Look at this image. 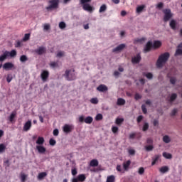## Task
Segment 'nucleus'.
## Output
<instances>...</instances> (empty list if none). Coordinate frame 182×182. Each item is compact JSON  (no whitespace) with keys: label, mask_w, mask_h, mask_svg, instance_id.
I'll list each match as a JSON object with an SVG mask.
<instances>
[{"label":"nucleus","mask_w":182,"mask_h":182,"mask_svg":"<svg viewBox=\"0 0 182 182\" xmlns=\"http://www.w3.org/2000/svg\"><path fill=\"white\" fill-rule=\"evenodd\" d=\"M15 116H16V112H13L9 117L10 122H14V119H15Z\"/></svg>","instance_id":"nucleus-39"},{"label":"nucleus","mask_w":182,"mask_h":182,"mask_svg":"<svg viewBox=\"0 0 182 182\" xmlns=\"http://www.w3.org/2000/svg\"><path fill=\"white\" fill-rule=\"evenodd\" d=\"M79 122H80V123H83V122H85V123H86L87 124H90L93 122V117H87L85 119V117L80 116L79 117Z\"/></svg>","instance_id":"nucleus-5"},{"label":"nucleus","mask_w":182,"mask_h":182,"mask_svg":"<svg viewBox=\"0 0 182 182\" xmlns=\"http://www.w3.org/2000/svg\"><path fill=\"white\" fill-rule=\"evenodd\" d=\"M36 149L40 154H43V153L46 152V148H45L43 146L38 145L36 146Z\"/></svg>","instance_id":"nucleus-16"},{"label":"nucleus","mask_w":182,"mask_h":182,"mask_svg":"<svg viewBox=\"0 0 182 182\" xmlns=\"http://www.w3.org/2000/svg\"><path fill=\"white\" fill-rule=\"evenodd\" d=\"M141 110L144 114H146L147 113V108H146L145 105H141Z\"/></svg>","instance_id":"nucleus-53"},{"label":"nucleus","mask_w":182,"mask_h":182,"mask_svg":"<svg viewBox=\"0 0 182 182\" xmlns=\"http://www.w3.org/2000/svg\"><path fill=\"white\" fill-rule=\"evenodd\" d=\"M65 76L67 80H76V74L75 73V70H67L65 71Z\"/></svg>","instance_id":"nucleus-3"},{"label":"nucleus","mask_w":182,"mask_h":182,"mask_svg":"<svg viewBox=\"0 0 182 182\" xmlns=\"http://www.w3.org/2000/svg\"><path fill=\"white\" fill-rule=\"evenodd\" d=\"M81 4H88L89 2H92V0H80Z\"/></svg>","instance_id":"nucleus-57"},{"label":"nucleus","mask_w":182,"mask_h":182,"mask_svg":"<svg viewBox=\"0 0 182 182\" xmlns=\"http://www.w3.org/2000/svg\"><path fill=\"white\" fill-rule=\"evenodd\" d=\"M170 27L171 29H176V21L175 20H171L170 22Z\"/></svg>","instance_id":"nucleus-38"},{"label":"nucleus","mask_w":182,"mask_h":182,"mask_svg":"<svg viewBox=\"0 0 182 182\" xmlns=\"http://www.w3.org/2000/svg\"><path fill=\"white\" fill-rule=\"evenodd\" d=\"M59 28H60V29H65V28H66V23L63 21L60 22Z\"/></svg>","instance_id":"nucleus-44"},{"label":"nucleus","mask_w":182,"mask_h":182,"mask_svg":"<svg viewBox=\"0 0 182 182\" xmlns=\"http://www.w3.org/2000/svg\"><path fill=\"white\" fill-rule=\"evenodd\" d=\"M8 53V51L6 50L1 55H0V62H4L6 58H9Z\"/></svg>","instance_id":"nucleus-23"},{"label":"nucleus","mask_w":182,"mask_h":182,"mask_svg":"<svg viewBox=\"0 0 182 182\" xmlns=\"http://www.w3.org/2000/svg\"><path fill=\"white\" fill-rule=\"evenodd\" d=\"M151 48H153V43L151 41H148L145 48H144V53H147V52H150L151 50Z\"/></svg>","instance_id":"nucleus-11"},{"label":"nucleus","mask_w":182,"mask_h":182,"mask_svg":"<svg viewBox=\"0 0 182 182\" xmlns=\"http://www.w3.org/2000/svg\"><path fill=\"white\" fill-rule=\"evenodd\" d=\"M90 167H97L99 166V161L97 159H92L90 162Z\"/></svg>","instance_id":"nucleus-18"},{"label":"nucleus","mask_w":182,"mask_h":182,"mask_svg":"<svg viewBox=\"0 0 182 182\" xmlns=\"http://www.w3.org/2000/svg\"><path fill=\"white\" fill-rule=\"evenodd\" d=\"M12 79H14V77H12V75L9 74L6 77V80L8 83H11V82L12 81Z\"/></svg>","instance_id":"nucleus-48"},{"label":"nucleus","mask_w":182,"mask_h":182,"mask_svg":"<svg viewBox=\"0 0 182 182\" xmlns=\"http://www.w3.org/2000/svg\"><path fill=\"white\" fill-rule=\"evenodd\" d=\"M123 122H124V119L123 118H117L115 120V123L117 124V126H120Z\"/></svg>","instance_id":"nucleus-32"},{"label":"nucleus","mask_w":182,"mask_h":182,"mask_svg":"<svg viewBox=\"0 0 182 182\" xmlns=\"http://www.w3.org/2000/svg\"><path fill=\"white\" fill-rule=\"evenodd\" d=\"M30 38H31V33H26L25 34L23 40L24 41V42H26V41H29Z\"/></svg>","instance_id":"nucleus-45"},{"label":"nucleus","mask_w":182,"mask_h":182,"mask_svg":"<svg viewBox=\"0 0 182 182\" xmlns=\"http://www.w3.org/2000/svg\"><path fill=\"white\" fill-rule=\"evenodd\" d=\"M161 46V43L159 41H156L152 44V47L154 49H159Z\"/></svg>","instance_id":"nucleus-21"},{"label":"nucleus","mask_w":182,"mask_h":182,"mask_svg":"<svg viewBox=\"0 0 182 182\" xmlns=\"http://www.w3.org/2000/svg\"><path fill=\"white\" fill-rule=\"evenodd\" d=\"M145 149L146 150V151H153V149H154V147L153 146V145H149L145 146Z\"/></svg>","instance_id":"nucleus-47"},{"label":"nucleus","mask_w":182,"mask_h":182,"mask_svg":"<svg viewBox=\"0 0 182 182\" xmlns=\"http://www.w3.org/2000/svg\"><path fill=\"white\" fill-rule=\"evenodd\" d=\"M46 172H41L38 174V180H42V178H44V177H46Z\"/></svg>","instance_id":"nucleus-34"},{"label":"nucleus","mask_w":182,"mask_h":182,"mask_svg":"<svg viewBox=\"0 0 182 182\" xmlns=\"http://www.w3.org/2000/svg\"><path fill=\"white\" fill-rule=\"evenodd\" d=\"M35 53H37V55H43V53H46V48L41 46L35 50Z\"/></svg>","instance_id":"nucleus-12"},{"label":"nucleus","mask_w":182,"mask_h":182,"mask_svg":"<svg viewBox=\"0 0 182 182\" xmlns=\"http://www.w3.org/2000/svg\"><path fill=\"white\" fill-rule=\"evenodd\" d=\"M41 77L43 82H48V79H49V71L46 70H43L41 74Z\"/></svg>","instance_id":"nucleus-7"},{"label":"nucleus","mask_w":182,"mask_h":182,"mask_svg":"<svg viewBox=\"0 0 182 182\" xmlns=\"http://www.w3.org/2000/svg\"><path fill=\"white\" fill-rule=\"evenodd\" d=\"M160 157H161V155H155L152 159L153 161L151 162V166H154V164H156V163L159 161V159H160Z\"/></svg>","instance_id":"nucleus-25"},{"label":"nucleus","mask_w":182,"mask_h":182,"mask_svg":"<svg viewBox=\"0 0 182 182\" xmlns=\"http://www.w3.org/2000/svg\"><path fill=\"white\" fill-rule=\"evenodd\" d=\"M7 55L10 58H15L16 56V51L15 50H12L11 52L8 51Z\"/></svg>","instance_id":"nucleus-29"},{"label":"nucleus","mask_w":182,"mask_h":182,"mask_svg":"<svg viewBox=\"0 0 182 182\" xmlns=\"http://www.w3.org/2000/svg\"><path fill=\"white\" fill-rule=\"evenodd\" d=\"M49 143L50 146H55V144H56V141L53 139H50Z\"/></svg>","instance_id":"nucleus-54"},{"label":"nucleus","mask_w":182,"mask_h":182,"mask_svg":"<svg viewBox=\"0 0 182 182\" xmlns=\"http://www.w3.org/2000/svg\"><path fill=\"white\" fill-rule=\"evenodd\" d=\"M138 173L139 174H140V176H142V174H144V168L140 167L139 168Z\"/></svg>","instance_id":"nucleus-52"},{"label":"nucleus","mask_w":182,"mask_h":182,"mask_svg":"<svg viewBox=\"0 0 182 182\" xmlns=\"http://www.w3.org/2000/svg\"><path fill=\"white\" fill-rule=\"evenodd\" d=\"M63 130L64 133H66V134L72 133L73 130H75V127L73 125H70L66 124L63 127Z\"/></svg>","instance_id":"nucleus-6"},{"label":"nucleus","mask_w":182,"mask_h":182,"mask_svg":"<svg viewBox=\"0 0 182 182\" xmlns=\"http://www.w3.org/2000/svg\"><path fill=\"white\" fill-rule=\"evenodd\" d=\"M107 10V6L106 4H102L99 9V12L100 14H102L103 12H106Z\"/></svg>","instance_id":"nucleus-27"},{"label":"nucleus","mask_w":182,"mask_h":182,"mask_svg":"<svg viewBox=\"0 0 182 182\" xmlns=\"http://www.w3.org/2000/svg\"><path fill=\"white\" fill-rule=\"evenodd\" d=\"M36 143L38 144V146H42V144L45 143V139L43 136H38Z\"/></svg>","instance_id":"nucleus-20"},{"label":"nucleus","mask_w":182,"mask_h":182,"mask_svg":"<svg viewBox=\"0 0 182 182\" xmlns=\"http://www.w3.org/2000/svg\"><path fill=\"white\" fill-rule=\"evenodd\" d=\"M97 90H98V92H107L108 88L105 85L101 84L97 87Z\"/></svg>","instance_id":"nucleus-15"},{"label":"nucleus","mask_w":182,"mask_h":182,"mask_svg":"<svg viewBox=\"0 0 182 182\" xmlns=\"http://www.w3.org/2000/svg\"><path fill=\"white\" fill-rule=\"evenodd\" d=\"M26 177H27V176H26L25 173H21V182H25V181H26Z\"/></svg>","instance_id":"nucleus-42"},{"label":"nucleus","mask_w":182,"mask_h":182,"mask_svg":"<svg viewBox=\"0 0 182 182\" xmlns=\"http://www.w3.org/2000/svg\"><path fill=\"white\" fill-rule=\"evenodd\" d=\"M28 57L26 55H23L20 57V62H22L23 63L25 62H27Z\"/></svg>","instance_id":"nucleus-35"},{"label":"nucleus","mask_w":182,"mask_h":182,"mask_svg":"<svg viewBox=\"0 0 182 182\" xmlns=\"http://www.w3.org/2000/svg\"><path fill=\"white\" fill-rule=\"evenodd\" d=\"M43 29H44V31H49V29H50V25L45 24Z\"/></svg>","instance_id":"nucleus-61"},{"label":"nucleus","mask_w":182,"mask_h":182,"mask_svg":"<svg viewBox=\"0 0 182 182\" xmlns=\"http://www.w3.org/2000/svg\"><path fill=\"white\" fill-rule=\"evenodd\" d=\"M177 112H178L177 109H173L171 113V115L176 116V114H177Z\"/></svg>","instance_id":"nucleus-63"},{"label":"nucleus","mask_w":182,"mask_h":182,"mask_svg":"<svg viewBox=\"0 0 182 182\" xmlns=\"http://www.w3.org/2000/svg\"><path fill=\"white\" fill-rule=\"evenodd\" d=\"M117 106H123L126 105V100L123 98H118L117 102Z\"/></svg>","instance_id":"nucleus-22"},{"label":"nucleus","mask_w":182,"mask_h":182,"mask_svg":"<svg viewBox=\"0 0 182 182\" xmlns=\"http://www.w3.org/2000/svg\"><path fill=\"white\" fill-rule=\"evenodd\" d=\"M6 149V146L4 144H0V153H4Z\"/></svg>","instance_id":"nucleus-43"},{"label":"nucleus","mask_w":182,"mask_h":182,"mask_svg":"<svg viewBox=\"0 0 182 182\" xmlns=\"http://www.w3.org/2000/svg\"><path fill=\"white\" fill-rule=\"evenodd\" d=\"M176 99H177V94L173 93V94L171 95L170 102H174V100H176Z\"/></svg>","instance_id":"nucleus-40"},{"label":"nucleus","mask_w":182,"mask_h":182,"mask_svg":"<svg viewBox=\"0 0 182 182\" xmlns=\"http://www.w3.org/2000/svg\"><path fill=\"white\" fill-rule=\"evenodd\" d=\"M142 130H143V132H146V130H149V123L145 122L144 124Z\"/></svg>","instance_id":"nucleus-46"},{"label":"nucleus","mask_w":182,"mask_h":182,"mask_svg":"<svg viewBox=\"0 0 182 182\" xmlns=\"http://www.w3.org/2000/svg\"><path fill=\"white\" fill-rule=\"evenodd\" d=\"M182 55V49L178 48L175 53V56Z\"/></svg>","instance_id":"nucleus-51"},{"label":"nucleus","mask_w":182,"mask_h":182,"mask_svg":"<svg viewBox=\"0 0 182 182\" xmlns=\"http://www.w3.org/2000/svg\"><path fill=\"white\" fill-rule=\"evenodd\" d=\"M144 8H146V5H144V4L139 6L136 8V14H141V12H143Z\"/></svg>","instance_id":"nucleus-26"},{"label":"nucleus","mask_w":182,"mask_h":182,"mask_svg":"<svg viewBox=\"0 0 182 182\" xmlns=\"http://www.w3.org/2000/svg\"><path fill=\"white\" fill-rule=\"evenodd\" d=\"M135 100H139V99H141V95L139 93H136L134 96Z\"/></svg>","instance_id":"nucleus-56"},{"label":"nucleus","mask_w":182,"mask_h":182,"mask_svg":"<svg viewBox=\"0 0 182 182\" xmlns=\"http://www.w3.org/2000/svg\"><path fill=\"white\" fill-rule=\"evenodd\" d=\"M170 58V53H164L159 55L157 61H156V66L157 68H163V64L166 63L167 60H168Z\"/></svg>","instance_id":"nucleus-1"},{"label":"nucleus","mask_w":182,"mask_h":182,"mask_svg":"<svg viewBox=\"0 0 182 182\" xmlns=\"http://www.w3.org/2000/svg\"><path fill=\"white\" fill-rule=\"evenodd\" d=\"M130 164H132V161H130V160H128L126 162H124L123 163L124 170L127 171V170H129V167L130 166Z\"/></svg>","instance_id":"nucleus-19"},{"label":"nucleus","mask_w":182,"mask_h":182,"mask_svg":"<svg viewBox=\"0 0 182 182\" xmlns=\"http://www.w3.org/2000/svg\"><path fill=\"white\" fill-rule=\"evenodd\" d=\"M90 103H92V105H97V103H99V100H97V98L96 97L92 98L90 100Z\"/></svg>","instance_id":"nucleus-41"},{"label":"nucleus","mask_w":182,"mask_h":182,"mask_svg":"<svg viewBox=\"0 0 182 182\" xmlns=\"http://www.w3.org/2000/svg\"><path fill=\"white\" fill-rule=\"evenodd\" d=\"M163 6H164V4L163 2H159V3L156 5L157 9H163Z\"/></svg>","instance_id":"nucleus-50"},{"label":"nucleus","mask_w":182,"mask_h":182,"mask_svg":"<svg viewBox=\"0 0 182 182\" xmlns=\"http://www.w3.org/2000/svg\"><path fill=\"white\" fill-rule=\"evenodd\" d=\"M146 41V38H136L134 41V43H143Z\"/></svg>","instance_id":"nucleus-30"},{"label":"nucleus","mask_w":182,"mask_h":182,"mask_svg":"<svg viewBox=\"0 0 182 182\" xmlns=\"http://www.w3.org/2000/svg\"><path fill=\"white\" fill-rule=\"evenodd\" d=\"M65 55V52L63 51H59L57 53V58H62V56H63Z\"/></svg>","instance_id":"nucleus-55"},{"label":"nucleus","mask_w":182,"mask_h":182,"mask_svg":"<svg viewBox=\"0 0 182 182\" xmlns=\"http://www.w3.org/2000/svg\"><path fill=\"white\" fill-rule=\"evenodd\" d=\"M144 75L146 76L147 79L149 80H151L153 79V74L151 73H144Z\"/></svg>","instance_id":"nucleus-36"},{"label":"nucleus","mask_w":182,"mask_h":182,"mask_svg":"<svg viewBox=\"0 0 182 182\" xmlns=\"http://www.w3.org/2000/svg\"><path fill=\"white\" fill-rule=\"evenodd\" d=\"M141 60V55H140V53L136 54V55L132 57V63L134 64L140 63Z\"/></svg>","instance_id":"nucleus-9"},{"label":"nucleus","mask_w":182,"mask_h":182,"mask_svg":"<svg viewBox=\"0 0 182 182\" xmlns=\"http://www.w3.org/2000/svg\"><path fill=\"white\" fill-rule=\"evenodd\" d=\"M50 66L51 68H56V67H58V63H56V62H52V63H50Z\"/></svg>","instance_id":"nucleus-59"},{"label":"nucleus","mask_w":182,"mask_h":182,"mask_svg":"<svg viewBox=\"0 0 182 182\" xmlns=\"http://www.w3.org/2000/svg\"><path fill=\"white\" fill-rule=\"evenodd\" d=\"M162 155L165 159H173V155H171V154L164 152Z\"/></svg>","instance_id":"nucleus-33"},{"label":"nucleus","mask_w":182,"mask_h":182,"mask_svg":"<svg viewBox=\"0 0 182 182\" xmlns=\"http://www.w3.org/2000/svg\"><path fill=\"white\" fill-rule=\"evenodd\" d=\"M86 180V176L85 174H80L76 178H73L72 182H83Z\"/></svg>","instance_id":"nucleus-8"},{"label":"nucleus","mask_w":182,"mask_h":182,"mask_svg":"<svg viewBox=\"0 0 182 182\" xmlns=\"http://www.w3.org/2000/svg\"><path fill=\"white\" fill-rule=\"evenodd\" d=\"M129 154H130L131 156H134V154H136V151H134V149H129L128 151Z\"/></svg>","instance_id":"nucleus-58"},{"label":"nucleus","mask_w":182,"mask_h":182,"mask_svg":"<svg viewBox=\"0 0 182 182\" xmlns=\"http://www.w3.org/2000/svg\"><path fill=\"white\" fill-rule=\"evenodd\" d=\"M141 120H143V115H139L136 119V122L137 123H140Z\"/></svg>","instance_id":"nucleus-62"},{"label":"nucleus","mask_w":182,"mask_h":182,"mask_svg":"<svg viewBox=\"0 0 182 182\" xmlns=\"http://www.w3.org/2000/svg\"><path fill=\"white\" fill-rule=\"evenodd\" d=\"M53 134V136H59V129H54Z\"/></svg>","instance_id":"nucleus-60"},{"label":"nucleus","mask_w":182,"mask_h":182,"mask_svg":"<svg viewBox=\"0 0 182 182\" xmlns=\"http://www.w3.org/2000/svg\"><path fill=\"white\" fill-rule=\"evenodd\" d=\"M95 120H97V122L103 120V115L102 114H97L95 117Z\"/></svg>","instance_id":"nucleus-37"},{"label":"nucleus","mask_w":182,"mask_h":182,"mask_svg":"<svg viewBox=\"0 0 182 182\" xmlns=\"http://www.w3.org/2000/svg\"><path fill=\"white\" fill-rule=\"evenodd\" d=\"M48 4L50 5L46 7L48 11H52V9H58L59 8V0H50Z\"/></svg>","instance_id":"nucleus-2"},{"label":"nucleus","mask_w":182,"mask_h":182,"mask_svg":"<svg viewBox=\"0 0 182 182\" xmlns=\"http://www.w3.org/2000/svg\"><path fill=\"white\" fill-rule=\"evenodd\" d=\"M170 82H171V85H176V78L171 77L170 79Z\"/></svg>","instance_id":"nucleus-64"},{"label":"nucleus","mask_w":182,"mask_h":182,"mask_svg":"<svg viewBox=\"0 0 182 182\" xmlns=\"http://www.w3.org/2000/svg\"><path fill=\"white\" fill-rule=\"evenodd\" d=\"M126 48V44H120L118 46H117L115 48L112 49V52L116 53V52H120Z\"/></svg>","instance_id":"nucleus-14"},{"label":"nucleus","mask_w":182,"mask_h":182,"mask_svg":"<svg viewBox=\"0 0 182 182\" xmlns=\"http://www.w3.org/2000/svg\"><path fill=\"white\" fill-rule=\"evenodd\" d=\"M170 141H171V139H170V136H168V135H165L163 136V142L164 143L168 144V143H170Z\"/></svg>","instance_id":"nucleus-28"},{"label":"nucleus","mask_w":182,"mask_h":182,"mask_svg":"<svg viewBox=\"0 0 182 182\" xmlns=\"http://www.w3.org/2000/svg\"><path fill=\"white\" fill-rule=\"evenodd\" d=\"M31 127H32V121L28 120L24 124L23 130V132H29V130H31Z\"/></svg>","instance_id":"nucleus-10"},{"label":"nucleus","mask_w":182,"mask_h":182,"mask_svg":"<svg viewBox=\"0 0 182 182\" xmlns=\"http://www.w3.org/2000/svg\"><path fill=\"white\" fill-rule=\"evenodd\" d=\"M115 180H116V178L114 177V176L111 175L109 176H107L106 182H114Z\"/></svg>","instance_id":"nucleus-31"},{"label":"nucleus","mask_w":182,"mask_h":182,"mask_svg":"<svg viewBox=\"0 0 182 182\" xmlns=\"http://www.w3.org/2000/svg\"><path fill=\"white\" fill-rule=\"evenodd\" d=\"M112 133L116 134V133H117V132H119V127L113 126L112 127Z\"/></svg>","instance_id":"nucleus-49"},{"label":"nucleus","mask_w":182,"mask_h":182,"mask_svg":"<svg viewBox=\"0 0 182 182\" xmlns=\"http://www.w3.org/2000/svg\"><path fill=\"white\" fill-rule=\"evenodd\" d=\"M168 170H169V168H168V166H162L159 168V171H160V173H162V174L167 173L168 171Z\"/></svg>","instance_id":"nucleus-24"},{"label":"nucleus","mask_w":182,"mask_h":182,"mask_svg":"<svg viewBox=\"0 0 182 182\" xmlns=\"http://www.w3.org/2000/svg\"><path fill=\"white\" fill-rule=\"evenodd\" d=\"M14 64L12 63H5L3 65V69L8 70V69H12L14 68Z\"/></svg>","instance_id":"nucleus-17"},{"label":"nucleus","mask_w":182,"mask_h":182,"mask_svg":"<svg viewBox=\"0 0 182 182\" xmlns=\"http://www.w3.org/2000/svg\"><path fill=\"white\" fill-rule=\"evenodd\" d=\"M82 5V9L87 12H93V7L89 4H81Z\"/></svg>","instance_id":"nucleus-13"},{"label":"nucleus","mask_w":182,"mask_h":182,"mask_svg":"<svg viewBox=\"0 0 182 182\" xmlns=\"http://www.w3.org/2000/svg\"><path fill=\"white\" fill-rule=\"evenodd\" d=\"M164 21L168 22V21L171 19V16H173V15L171 14V10L165 9L164 10Z\"/></svg>","instance_id":"nucleus-4"}]
</instances>
